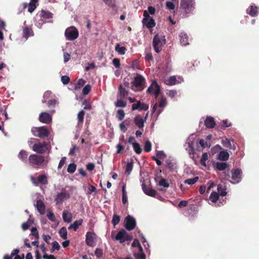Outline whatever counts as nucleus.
Instances as JSON below:
<instances>
[{
    "label": "nucleus",
    "mask_w": 259,
    "mask_h": 259,
    "mask_svg": "<svg viewBox=\"0 0 259 259\" xmlns=\"http://www.w3.org/2000/svg\"><path fill=\"white\" fill-rule=\"evenodd\" d=\"M165 44V38L164 35H155L153 40V48L155 51L158 53L161 50L162 47Z\"/></svg>",
    "instance_id": "f257e3e1"
},
{
    "label": "nucleus",
    "mask_w": 259,
    "mask_h": 259,
    "mask_svg": "<svg viewBox=\"0 0 259 259\" xmlns=\"http://www.w3.org/2000/svg\"><path fill=\"white\" fill-rule=\"evenodd\" d=\"M111 237L112 239L117 240L120 243L132 239V237L124 230H120L115 236H114V232H112Z\"/></svg>",
    "instance_id": "f03ea898"
},
{
    "label": "nucleus",
    "mask_w": 259,
    "mask_h": 259,
    "mask_svg": "<svg viewBox=\"0 0 259 259\" xmlns=\"http://www.w3.org/2000/svg\"><path fill=\"white\" fill-rule=\"evenodd\" d=\"M226 195H209V197L206 198L208 203L211 205L220 206L223 205L225 201Z\"/></svg>",
    "instance_id": "7ed1b4c3"
},
{
    "label": "nucleus",
    "mask_w": 259,
    "mask_h": 259,
    "mask_svg": "<svg viewBox=\"0 0 259 259\" xmlns=\"http://www.w3.org/2000/svg\"><path fill=\"white\" fill-rule=\"evenodd\" d=\"M145 79L141 75H137L134 77L132 83V89L134 91H142L144 88Z\"/></svg>",
    "instance_id": "20e7f679"
},
{
    "label": "nucleus",
    "mask_w": 259,
    "mask_h": 259,
    "mask_svg": "<svg viewBox=\"0 0 259 259\" xmlns=\"http://www.w3.org/2000/svg\"><path fill=\"white\" fill-rule=\"evenodd\" d=\"M29 163L33 166H39L45 162L44 157L41 155L32 154L29 157Z\"/></svg>",
    "instance_id": "39448f33"
},
{
    "label": "nucleus",
    "mask_w": 259,
    "mask_h": 259,
    "mask_svg": "<svg viewBox=\"0 0 259 259\" xmlns=\"http://www.w3.org/2000/svg\"><path fill=\"white\" fill-rule=\"evenodd\" d=\"M65 36L67 40H73L78 36V30L74 26L69 27L66 29Z\"/></svg>",
    "instance_id": "423d86ee"
},
{
    "label": "nucleus",
    "mask_w": 259,
    "mask_h": 259,
    "mask_svg": "<svg viewBox=\"0 0 259 259\" xmlns=\"http://www.w3.org/2000/svg\"><path fill=\"white\" fill-rule=\"evenodd\" d=\"M31 132L34 136L38 137L40 138L47 137L49 134V131L45 126L40 127H34L32 128Z\"/></svg>",
    "instance_id": "0eeeda50"
},
{
    "label": "nucleus",
    "mask_w": 259,
    "mask_h": 259,
    "mask_svg": "<svg viewBox=\"0 0 259 259\" xmlns=\"http://www.w3.org/2000/svg\"><path fill=\"white\" fill-rule=\"evenodd\" d=\"M144 18L143 19V23L147 27L149 28H153L155 25V22L153 18L151 17L148 14L147 11H144Z\"/></svg>",
    "instance_id": "6e6552de"
},
{
    "label": "nucleus",
    "mask_w": 259,
    "mask_h": 259,
    "mask_svg": "<svg viewBox=\"0 0 259 259\" xmlns=\"http://www.w3.org/2000/svg\"><path fill=\"white\" fill-rule=\"evenodd\" d=\"M30 180L35 186H38L39 185H46L48 184V178L45 175H39L37 178H35L32 176H31Z\"/></svg>",
    "instance_id": "1a4fd4ad"
},
{
    "label": "nucleus",
    "mask_w": 259,
    "mask_h": 259,
    "mask_svg": "<svg viewBox=\"0 0 259 259\" xmlns=\"http://www.w3.org/2000/svg\"><path fill=\"white\" fill-rule=\"evenodd\" d=\"M184 81L183 78L180 76H171L164 79V82L169 85H173L181 83Z\"/></svg>",
    "instance_id": "9d476101"
},
{
    "label": "nucleus",
    "mask_w": 259,
    "mask_h": 259,
    "mask_svg": "<svg viewBox=\"0 0 259 259\" xmlns=\"http://www.w3.org/2000/svg\"><path fill=\"white\" fill-rule=\"evenodd\" d=\"M215 186V184L211 183L209 186L208 187L206 193H210V194H226L227 192H226L224 189V187L222 185H219L217 187L218 192H215L212 190L213 188Z\"/></svg>",
    "instance_id": "9b49d317"
},
{
    "label": "nucleus",
    "mask_w": 259,
    "mask_h": 259,
    "mask_svg": "<svg viewBox=\"0 0 259 259\" xmlns=\"http://www.w3.org/2000/svg\"><path fill=\"white\" fill-rule=\"evenodd\" d=\"M97 235L93 232H88L85 235V241L88 246H94L96 245Z\"/></svg>",
    "instance_id": "f8f14e48"
},
{
    "label": "nucleus",
    "mask_w": 259,
    "mask_h": 259,
    "mask_svg": "<svg viewBox=\"0 0 259 259\" xmlns=\"http://www.w3.org/2000/svg\"><path fill=\"white\" fill-rule=\"evenodd\" d=\"M48 149V145L46 142L35 143L32 147L33 151L40 154L45 153Z\"/></svg>",
    "instance_id": "ddd939ff"
},
{
    "label": "nucleus",
    "mask_w": 259,
    "mask_h": 259,
    "mask_svg": "<svg viewBox=\"0 0 259 259\" xmlns=\"http://www.w3.org/2000/svg\"><path fill=\"white\" fill-rule=\"evenodd\" d=\"M194 4L193 0H181V7L188 13L194 9Z\"/></svg>",
    "instance_id": "4468645a"
},
{
    "label": "nucleus",
    "mask_w": 259,
    "mask_h": 259,
    "mask_svg": "<svg viewBox=\"0 0 259 259\" xmlns=\"http://www.w3.org/2000/svg\"><path fill=\"white\" fill-rule=\"evenodd\" d=\"M231 179L232 182L234 184L238 183L242 179V170L237 168L231 170Z\"/></svg>",
    "instance_id": "2eb2a0df"
},
{
    "label": "nucleus",
    "mask_w": 259,
    "mask_h": 259,
    "mask_svg": "<svg viewBox=\"0 0 259 259\" xmlns=\"http://www.w3.org/2000/svg\"><path fill=\"white\" fill-rule=\"evenodd\" d=\"M125 227L128 230H133L136 226L135 219L130 215H128L124 220Z\"/></svg>",
    "instance_id": "dca6fc26"
},
{
    "label": "nucleus",
    "mask_w": 259,
    "mask_h": 259,
    "mask_svg": "<svg viewBox=\"0 0 259 259\" xmlns=\"http://www.w3.org/2000/svg\"><path fill=\"white\" fill-rule=\"evenodd\" d=\"M148 93L154 94L155 98H157L160 92V87L155 81H153L147 90Z\"/></svg>",
    "instance_id": "f3484780"
},
{
    "label": "nucleus",
    "mask_w": 259,
    "mask_h": 259,
    "mask_svg": "<svg viewBox=\"0 0 259 259\" xmlns=\"http://www.w3.org/2000/svg\"><path fill=\"white\" fill-rule=\"evenodd\" d=\"M39 120L44 123H49L52 121V116L47 112L41 113L39 116Z\"/></svg>",
    "instance_id": "a211bd4d"
},
{
    "label": "nucleus",
    "mask_w": 259,
    "mask_h": 259,
    "mask_svg": "<svg viewBox=\"0 0 259 259\" xmlns=\"http://www.w3.org/2000/svg\"><path fill=\"white\" fill-rule=\"evenodd\" d=\"M155 180L157 185L159 186L163 187L164 188H168L169 186V183L167 180L164 178L157 177L155 178Z\"/></svg>",
    "instance_id": "6ab92c4d"
},
{
    "label": "nucleus",
    "mask_w": 259,
    "mask_h": 259,
    "mask_svg": "<svg viewBox=\"0 0 259 259\" xmlns=\"http://www.w3.org/2000/svg\"><path fill=\"white\" fill-rule=\"evenodd\" d=\"M145 122L144 118L140 115L136 116L135 118V123L140 128H142L144 127Z\"/></svg>",
    "instance_id": "aec40b11"
},
{
    "label": "nucleus",
    "mask_w": 259,
    "mask_h": 259,
    "mask_svg": "<svg viewBox=\"0 0 259 259\" xmlns=\"http://www.w3.org/2000/svg\"><path fill=\"white\" fill-rule=\"evenodd\" d=\"M37 211L41 214H44L45 212V205L44 203L41 200H38L35 205Z\"/></svg>",
    "instance_id": "412c9836"
},
{
    "label": "nucleus",
    "mask_w": 259,
    "mask_h": 259,
    "mask_svg": "<svg viewBox=\"0 0 259 259\" xmlns=\"http://www.w3.org/2000/svg\"><path fill=\"white\" fill-rule=\"evenodd\" d=\"M180 42L183 46H186L189 44L188 36L185 32H182L180 34Z\"/></svg>",
    "instance_id": "4be33fe9"
},
{
    "label": "nucleus",
    "mask_w": 259,
    "mask_h": 259,
    "mask_svg": "<svg viewBox=\"0 0 259 259\" xmlns=\"http://www.w3.org/2000/svg\"><path fill=\"white\" fill-rule=\"evenodd\" d=\"M233 141L231 140H228L227 138L222 139V143L223 144L224 146L227 148H229L230 149H233L234 150L235 149L236 147L234 145H232V143Z\"/></svg>",
    "instance_id": "5701e85b"
},
{
    "label": "nucleus",
    "mask_w": 259,
    "mask_h": 259,
    "mask_svg": "<svg viewBox=\"0 0 259 259\" xmlns=\"http://www.w3.org/2000/svg\"><path fill=\"white\" fill-rule=\"evenodd\" d=\"M63 221L67 223H70L72 220V214L67 210H64L62 214Z\"/></svg>",
    "instance_id": "b1692460"
},
{
    "label": "nucleus",
    "mask_w": 259,
    "mask_h": 259,
    "mask_svg": "<svg viewBox=\"0 0 259 259\" xmlns=\"http://www.w3.org/2000/svg\"><path fill=\"white\" fill-rule=\"evenodd\" d=\"M205 125L208 128H213L215 125V122L213 118L208 117L205 120Z\"/></svg>",
    "instance_id": "393cba45"
},
{
    "label": "nucleus",
    "mask_w": 259,
    "mask_h": 259,
    "mask_svg": "<svg viewBox=\"0 0 259 259\" xmlns=\"http://www.w3.org/2000/svg\"><path fill=\"white\" fill-rule=\"evenodd\" d=\"M130 123L131 120L129 119H125L119 125L120 130L123 132H125L127 130L126 127L130 125Z\"/></svg>",
    "instance_id": "a878e982"
},
{
    "label": "nucleus",
    "mask_w": 259,
    "mask_h": 259,
    "mask_svg": "<svg viewBox=\"0 0 259 259\" xmlns=\"http://www.w3.org/2000/svg\"><path fill=\"white\" fill-rule=\"evenodd\" d=\"M34 221L32 218L30 217L26 222H25L22 225V229L23 230L25 231L28 229V228L33 224Z\"/></svg>",
    "instance_id": "bb28decb"
},
{
    "label": "nucleus",
    "mask_w": 259,
    "mask_h": 259,
    "mask_svg": "<svg viewBox=\"0 0 259 259\" xmlns=\"http://www.w3.org/2000/svg\"><path fill=\"white\" fill-rule=\"evenodd\" d=\"M40 17L46 19H50L52 17V14L49 11L42 10L40 12Z\"/></svg>",
    "instance_id": "cd10ccee"
},
{
    "label": "nucleus",
    "mask_w": 259,
    "mask_h": 259,
    "mask_svg": "<svg viewBox=\"0 0 259 259\" xmlns=\"http://www.w3.org/2000/svg\"><path fill=\"white\" fill-rule=\"evenodd\" d=\"M229 157V153L226 151H221L219 155L218 158L221 160H227Z\"/></svg>",
    "instance_id": "c85d7f7f"
},
{
    "label": "nucleus",
    "mask_w": 259,
    "mask_h": 259,
    "mask_svg": "<svg viewBox=\"0 0 259 259\" xmlns=\"http://www.w3.org/2000/svg\"><path fill=\"white\" fill-rule=\"evenodd\" d=\"M37 0H31L29 4L28 11L30 13H32L36 8V4Z\"/></svg>",
    "instance_id": "c756f323"
},
{
    "label": "nucleus",
    "mask_w": 259,
    "mask_h": 259,
    "mask_svg": "<svg viewBox=\"0 0 259 259\" xmlns=\"http://www.w3.org/2000/svg\"><path fill=\"white\" fill-rule=\"evenodd\" d=\"M82 223V220L75 221L73 224L70 225L69 229L73 228L74 231H76L78 227L81 225Z\"/></svg>",
    "instance_id": "7c9ffc66"
},
{
    "label": "nucleus",
    "mask_w": 259,
    "mask_h": 259,
    "mask_svg": "<svg viewBox=\"0 0 259 259\" xmlns=\"http://www.w3.org/2000/svg\"><path fill=\"white\" fill-rule=\"evenodd\" d=\"M115 105L116 107H125L126 103L121 98L117 99L116 102H115Z\"/></svg>",
    "instance_id": "2f4dec72"
},
{
    "label": "nucleus",
    "mask_w": 259,
    "mask_h": 259,
    "mask_svg": "<svg viewBox=\"0 0 259 259\" xmlns=\"http://www.w3.org/2000/svg\"><path fill=\"white\" fill-rule=\"evenodd\" d=\"M47 216L48 218L52 222L56 223V225L58 224L54 214L51 211H48Z\"/></svg>",
    "instance_id": "473e14b6"
},
{
    "label": "nucleus",
    "mask_w": 259,
    "mask_h": 259,
    "mask_svg": "<svg viewBox=\"0 0 259 259\" xmlns=\"http://www.w3.org/2000/svg\"><path fill=\"white\" fill-rule=\"evenodd\" d=\"M59 233L60 236L63 239H65L67 238V232L66 228L62 227V228H61V229L59 230Z\"/></svg>",
    "instance_id": "72a5a7b5"
},
{
    "label": "nucleus",
    "mask_w": 259,
    "mask_h": 259,
    "mask_svg": "<svg viewBox=\"0 0 259 259\" xmlns=\"http://www.w3.org/2000/svg\"><path fill=\"white\" fill-rule=\"evenodd\" d=\"M248 13L252 17L255 16L257 14V8L253 6H251L250 11Z\"/></svg>",
    "instance_id": "f704fd0d"
},
{
    "label": "nucleus",
    "mask_w": 259,
    "mask_h": 259,
    "mask_svg": "<svg viewBox=\"0 0 259 259\" xmlns=\"http://www.w3.org/2000/svg\"><path fill=\"white\" fill-rule=\"evenodd\" d=\"M115 51L120 55H124L125 53V48L117 45L115 49Z\"/></svg>",
    "instance_id": "c9c22d12"
},
{
    "label": "nucleus",
    "mask_w": 259,
    "mask_h": 259,
    "mask_svg": "<svg viewBox=\"0 0 259 259\" xmlns=\"http://www.w3.org/2000/svg\"><path fill=\"white\" fill-rule=\"evenodd\" d=\"M28 156V153L26 151L24 150H21L19 155L18 157L20 159H21L22 161H25Z\"/></svg>",
    "instance_id": "e433bc0d"
},
{
    "label": "nucleus",
    "mask_w": 259,
    "mask_h": 259,
    "mask_svg": "<svg viewBox=\"0 0 259 259\" xmlns=\"http://www.w3.org/2000/svg\"><path fill=\"white\" fill-rule=\"evenodd\" d=\"M32 35V32L30 29H29L27 27L24 28L23 35H24V37H25L26 38V39H27L29 36H30Z\"/></svg>",
    "instance_id": "4c0bfd02"
},
{
    "label": "nucleus",
    "mask_w": 259,
    "mask_h": 259,
    "mask_svg": "<svg viewBox=\"0 0 259 259\" xmlns=\"http://www.w3.org/2000/svg\"><path fill=\"white\" fill-rule=\"evenodd\" d=\"M198 180V177H195L194 178L188 179L185 180L184 183L185 184H187L188 185H193V184H195L196 182H197Z\"/></svg>",
    "instance_id": "58836bf2"
},
{
    "label": "nucleus",
    "mask_w": 259,
    "mask_h": 259,
    "mask_svg": "<svg viewBox=\"0 0 259 259\" xmlns=\"http://www.w3.org/2000/svg\"><path fill=\"white\" fill-rule=\"evenodd\" d=\"M185 148H186V150L188 152L190 157L192 159H194L195 153L194 151V147H186Z\"/></svg>",
    "instance_id": "ea45409f"
},
{
    "label": "nucleus",
    "mask_w": 259,
    "mask_h": 259,
    "mask_svg": "<svg viewBox=\"0 0 259 259\" xmlns=\"http://www.w3.org/2000/svg\"><path fill=\"white\" fill-rule=\"evenodd\" d=\"M119 95L121 96V97H125L127 95V91L121 85H120L119 89Z\"/></svg>",
    "instance_id": "a19ab883"
},
{
    "label": "nucleus",
    "mask_w": 259,
    "mask_h": 259,
    "mask_svg": "<svg viewBox=\"0 0 259 259\" xmlns=\"http://www.w3.org/2000/svg\"><path fill=\"white\" fill-rule=\"evenodd\" d=\"M208 159V154L207 153H204L202 155V157L200 159V163L204 166H206V161Z\"/></svg>",
    "instance_id": "79ce46f5"
},
{
    "label": "nucleus",
    "mask_w": 259,
    "mask_h": 259,
    "mask_svg": "<svg viewBox=\"0 0 259 259\" xmlns=\"http://www.w3.org/2000/svg\"><path fill=\"white\" fill-rule=\"evenodd\" d=\"M133 146L135 152L138 154L141 153V149L140 145L137 143H133Z\"/></svg>",
    "instance_id": "37998d69"
},
{
    "label": "nucleus",
    "mask_w": 259,
    "mask_h": 259,
    "mask_svg": "<svg viewBox=\"0 0 259 259\" xmlns=\"http://www.w3.org/2000/svg\"><path fill=\"white\" fill-rule=\"evenodd\" d=\"M84 114H85V112L83 110L80 111L78 113L77 119H78L79 122L82 123L83 122Z\"/></svg>",
    "instance_id": "c03bdc74"
},
{
    "label": "nucleus",
    "mask_w": 259,
    "mask_h": 259,
    "mask_svg": "<svg viewBox=\"0 0 259 259\" xmlns=\"http://www.w3.org/2000/svg\"><path fill=\"white\" fill-rule=\"evenodd\" d=\"M216 166L218 170H223L226 168L227 164L224 162H218Z\"/></svg>",
    "instance_id": "a18cd8bd"
},
{
    "label": "nucleus",
    "mask_w": 259,
    "mask_h": 259,
    "mask_svg": "<svg viewBox=\"0 0 259 259\" xmlns=\"http://www.w3.org/2000/svg\"><path fill=\"white\" fill-rule=\"evenodd\" d=\"M133 168V162H128L126 165V172L129 175L132 171Z\"/></svg>",
    "instance_id": "49530a36"
},
{
    "label": "nucleus",
    "mask_w": 259,
    "mask_h": 259,
    "mask_svg": "<svg viewBox=\"0 0 259 259\" xmlns=\"http://www.w3.org/2000/svg\"><path fill=\"white\" fill-rule=\"evenodd\" d=\"M76 165L74 163L69 164L67 168V171L69 173H73L76 170Z\"/></svg>",
    "instance_id": "de8ad7c7"
},
{
    "label": "nucleus",
    "mask_w": 259,
    "mask_h": 259,
    "mask_svg": "<svg viewBox=\"0 0 259 259\" xmlns=\"http://www.w3.org/2000/svg\"><path fill=\"white\" fill-rule=\"evenodd\" d=\"M120 220V218L119 216L114 214L113 217V219L112 220V223L115 226L119 223Z\"/></svg>",
    "instance_id": "09e8293b"
},
{
    "label": "nucleus",
    "mask_w": 259,
    "mask_h": 259,
    "mask_svg": "<svg viewBox=\"0 0 259 259\" xmlns=\"http://www.w3.org/2000/svg\"><path fill=\"white\" fill-rule=\"evenodd\" d=\"M117 117L119 119V120H122L124 116H125V113L124 111L122 109L118 110L117 112Z\"/></svg>",
    "instance_id": "8fccbe9b"
},
{
    "label": "nucleus",
    "mask_w": 259,
    "mask_h": 259,
    "mask_svg": "<svg viewBox=\"0 0 259 259\" xmlns=\"http://www.w3.org/2000/svg\"><path fill=\"white\" fill-rule=\"evenodd\" d=\"M132 247H137L138 246L139 249V251L140 252H141L142 250H143V248H142V246L141 245V244H140L139 241L137 239H135L132 244Z\"/></svg>",
    "instance_id": "3c124183"
},
{
    "label": "nucleus",
    "mask_w": 259,
    "mask_h": 259,
    "mask_svg": "<svg viewBox=\"0 0 259 259\" xmlns=\"http://www.w3.org/2000/svg\"><path fill=\"white\" fill-rule=\"evenodd\" d=\"M134 256L136 259H146L145 255L143 252V250L140 253H134Z\"/></svg>",
    "instance_id": "603ef678"
},
{
    "label": "nucleus",
    "mask_w": 259,
    "mask_h": 259,
    "mask_svg": "<svg viewBox=\"0 0 259 259\" xmlns=\"http://www.w3.org/2000/svg\"><path fill=\"white\" fill-rule=\"evenodd\" d=\"M31 235L34 236L35 238L38 239L39 234L36 228L32 227L31 229Z\"/></svg>",
    "instance_id": "864d4df0"
},
{
    "label": "nucleus",
    "mask_w": 259,
    "mask_h": 259,
    "mask_svg": "<svg viewBox=\"0 0 259 259\" xmlns=\"http://www.w3.org/2000/svg\"><path fill=\"white\" fill-rule=\"evenodd\" d=\"M167 105V101L166 98L161 97L159 101V106L160 107H164Z\"/></svg>",
    "instance_id": "5fc2aeb1"
},
{
    "label": "nucleus",
    "mask_w": 259,
    "mask_h": 259,
    "mask_svg": "<svg viewBox=\"0 0 259 259\" xmlns=\"http://www.w3.org/2000/svg\"><path fill=\"white\" fill-rule=\"evenodd\" d=\"M91 89V87L89 84L86 85L82 90V94L84 95H88L90 92Z\"/></svg>",
    "instance_id": "6e6d98bb"
},
{
    "label": "nucleus",
    "mask_w": 259,
    "mask_h": 259,
    "mask_svg": "<svg viewBox=\"0 0 259 259\" xmlns=\"http://www.w3.org/2000/svg\"><path fill=\"white\" fill-rule=\"evenodd\" d=\"M144 150L146 152H150L151 150V143L149 141L145 142Z\"/></svg>",
    "instance_id": "4d7b16f0"
},
{
    "label": "nucleus",
    "mask_w": 259,
    "mask_h": 259,
    "mask_svg": "<svg viewBox=\"0 0 259 259\" xmlns=\"http://www.w3.org/2000/svg\"><path fill=\"white\" fill-rule=\"evenodd\" d=\"M65 196L66 195H57L55 198V201L56 202V203H61L63 202Z\"/></svg>",
    "instance_id": "13d9d810"
},
{
    "label": "nucleus",
    "mask_w": 259,
    "mask_h": 259,
    "mask_svg": "<svg viewBox=\"0 0 259 259\" xmlns=\"http://www.w3.org/2000/svg\"><path fill=\"white\" fill-rule=\"evenodd\" d=\"M70 78L67 75L62 76L61 77V81L64 84H67L69 82Z\"/></svg>",
    "instance_id": "bf43d9fd"
},
{
    "label": "nucleus",
    "mask_w": 259,
    "mask_h": 259,
    "mask_svg": "<svg viewBox=\"0 0 259 259\" xmlns=\"http://www.w3.org/2000/svg\"><path fill=\"white\" fill-rule=\"evenodd\" d=\"M156 156L159 159H163L166 157L165 154L162 151H157L156 153Z\"/></svg>",
    "instance_id": "052dcab7"
},
{
    "label": "nucleus",
    "mask_w": 259,
    "mask_h": 259,
    "mask_svg": "<svg viewBox=\"0 0 259 259\" xmlns=\"http://www.w3.org/2000/svg\"><path fill=\"white\" fill-rule=\"evenodd\" d=\"M149 108V106L148 105L145 104V103H141L140 102V107H139V109L140 110H147Z\"/></svg>",
    "instance_id": "680f3d73"
},
{
    "label": "nucleus",
    "mask_w": 259,
    "mask_h": 259,
    "mask_svg": "<svg viewBox=\"0 0 259 259\" xmlns=\"http://www.w3.org/2000/svg\"><path fill=\"white\" fill-rule=\"evenodd\" d=\"M112 62H113V64L116 68H119V67L120 66V61L118 59H117V58L113 59Z\"/></svg>",
    "instance_id": "e2e57ef3"
},
{
    "label": "nucleus",
    "mask_w": 259,
    "mask_h": 259,
    "mask_svg": "<svg viewBox=\"0 0 259 259\" xmlns=\"http://www.w3.org/2000/svg\"><path fill=\"white\" fill-rule=\"evenodd\" d=\"M60 248L59 244L57 241H54L52 242V249L53 250H59Z\"/></svg>",
    "instance_id": "0e129e2a"
},
{
    "label": "nucleus",
    "mask_w": 259,
    "mask_h": 259,
    "mask_svg": "<svg viewBox=\"0 0 259 259\" xmlns=\"http://www.w3.org/2000/svg\"><path fill=\"white\" fill-rule=\"evenodd\" d=\"M166 94L168 96L173 98L177 95V91L176 90H169L167 92Z\"/></svg>",
    "instance_id": "69168bd1"
},
{
    "label": "nucleus",
    "mask_w": 259,
    "mask_h": 259,
    "mask_svg": "<svg viewBox=\"0 0 259 259\" xmlns=\"http://www.w3.org/2000/svg\"><path fill=\"white\" fill-rule=\"evenodd\" d=\"M147 11V12H148V14H149V15L150 14L153 15V14H154V13L155 12V8L152 6L148 7V10Z\"/></svg>",
    "instance_id": "338daca9"
},
{
    "label": "nucleus",
    "mask_w": 259,
    "mask_h": 259,
    "mask_svg": "<svg viewBox=\"0 0 259 259\" xmlns=\"http://www.w3.org/2000/svg\"><path fill=\"white\" fill-rule=\"evenodd\" d=\"M66 162V157H64L62 158V159L60 160V162L58 165V168L60 169L62 167L63 165L65 164Z\"/></svg>",
    "instance_id": "774afa93"
}]
</instances>
